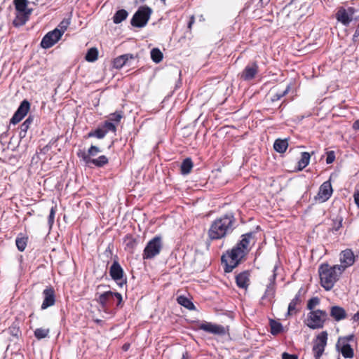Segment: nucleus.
I'll use <instances>...</instances> for the list:
<instances>
[{"label": "nucleus", "mask_w": 359, "mask_h": 359, "mask_svg": "<svg viewBox=\"0 0 359 359\" xmlns=\"http://www.w3.org/2000/svg\"><path fill=\"white\" fill-rule=\"evenodd\" d=\"M241 239L231 249L228 250L221 257L222 264H224V272L230 273L237 267L250 252L252 241L254 240V233L249 232L241 236Z\"/></svg>", "instance_id": "obj_1"}, {"label": "nucleus", "mask_w": 359, "mask_h": 359, "mask_svg": "<svg viewBox=\"0 0 359 359\" xmlns=\"http://www.w3.org/2000/svg\"><path fill=\"white\" fill-rule=\"evenodd\" d=\"M236 219L233 215L226 214L215 219L208 231L210 240H219L231 233L234 229Z\"/></svg>", "instance_id": "obj_2"}, {"label": "nucleus", "mask_w": 359, "mask_h": 359, "mask_svg": "<svg viewBox=\"0 0 359 359\" xmlns=\"http://www.w3.org/2000/svg\"><path fill=\"white\" fill-rule=\"evenodd\" d=\"M318 275L320 285L326 290H331L344 273L338 264L330 265L327 262L322 263L318 267Z\"/></svg>", "instance_id": "obj_3"}, {"label": "nucleus", "mask_w": 359, "mask_h": 359, "mask_svg": "<svg viewBox=\"0 0 359 359\" xmlns=\"http://www.w3.org/2000/svg\"><path fill=\"white\" fill-rule=\"evenodd\" d=\"M27 0H13V4L16 11V16L13 22L15 27L24 25L29 20L32 12V8H27Z\"/></svg>", "instance_id": "obj_4"}, {"label": "nucleus", "mask_w": 359, "mask_h": 359, "mask_svg": "<svg viewBox=\"0 0 359 359\" xmlns=\"http://www.w3.org/2000/svg\"><path fill=\"white\" fill-rule=\"evenodd\" d=\"M327 320V312L323 310L316 309L308 313L306 324L312 330L320 329L324 327Z\"/></svg>", "instance_id": "obj_5"}, {"label": "nucleus", "mask_w": 359, "mask_h": 359, "mask_svg": "<svg viewBox=\"0 0 359 359\" xmlns=\"http://www.w3.org/2000/svg\"><path fill=\"white\" fill-rule=\"evenodd\" d=\"M163 248L162 238L160 236H156L150 240L142 254L143 259H151L160 254Z\"/></svg>", "instance_id": "obj_6"}, {"label": "nucleus", "mask_w": 359, "mask_h": 359, "mask_svg": "<svg viewBox=\"0 0 359 359\" xmlns=\"http://www.w3.org/2000/svg\"><path fill=\"white\" fill-rule=\"evenodd\" d=\"M151 13L152 10L149 6H140L131 19V25L135 27H144L147 24Z\"/></svg>", "instance_id": "obj_7"}, {"label": "nucleus", "mask_w": 359, "mask_h": 359, "mask_svg": "<svg viewBox=\"0 0 359 359\" xmlns=\"http://www.w3.org/2000/svg\"><path fill=\"white\" fill-rule=\"evenodd\" d=\"M356 12L354 7L339 6L335 13L336 20L344 26H348L353 20V15Z\"/></svg>", "instance_id": "obj_8"}, {"label": "nucleus", "mask_w": 359, "mask_h": 359, "mask_svg": "<svg viewBox=\"0 0 359 359\" xmlns=\"http://www.w3.org/2000/svg\"><path fill=\"white\" fill-rule=\"evenodd\" d=\"M109 131H112V119L111 118L101 123L95 130H90L85 137L103 139Z\"/></svg>", "instance_id": "obj_9"}, {"label": "nucleus", "mask_w": 359, "mask_h": 359, "mask_svg": "<svg viewBox=\"0 0 359 359\" xmlns=\"http://www.w3.org/2000/svg\"><path fill=\"white\" fill-rule=\"evenodd\" d=\"M327 333L326 331H323L317 335L312 348L316 359H320L323 355L327 345Z\"/></svg>", "instance_id": "obj_10"}, {"label": "nucleus", "mask_w": 359, "mask_h": 359, "mask_svg": "<svg viewBox=\"0 0 359 359\" xmlns=\"http://www.w3.org/2000/svg\"><path fill=\"white\" fill-rule=\"evenodd\" d=\"M62 37V34L57 28L48 32L42 38L40 46L42 48L48 49L53 46Z\"/></svg>", "instance_id": "obj_11"}, {"label": "nucleus", "mask_w": 359, "mask_h": 359, "mask_svg": "<svg viewBox=\"0 0 359 359\" xmlns=\"http://www.w3.org/2000/svg\"><path fill=\"white\" fill-rule=\"evenodd\" d=\"M29 109L30 102L26 99L23 100L10 119V123L13 125L18 123L25 117Z\"/></svg>", "instance_id": "obj_12"}, {"label": "nucleus", "mask_w": 359, "mask_h": 359, "mask_svg": "<svg viewBox=\"0 0 359 359\" xmlns=\"http://www.w3.org/2000/svg\"><path fill=\"white\" fill-rule=\"evenodd\" d=\"M259 65L257 61L248 63L243 70L239 74L240 79L249 81L254 79L259 73Z\"/></svg>", "instance_id": "obj_13"}, {"label": "nucleus", "mask_w": 359, "mask_h": 359, "mask_svg": "<svg viewBox=\"0 0 359 359\" xmlns=\"http://www.w3.org/2000/svg\"><path fill=\"white\" fill-rule=\"evenodd\" d=\"M77 155L79 158H81L83 161V162L88 166H90V165H93L97 168H102L109 163L108 158L104 155H101L97 158H89L88 156H86L85 151H81L78 152Z\"/></svg>", "instance_id": "obj_14"}, {"label": "nucleus", "mask_w": 359, "mask_h": 359, "mask_svg": "<svg viewBox=\"0 0 359 359\" xmlns=\"http://www.w3.org/2000/svg\"><path fill=\"white\" fill-rule=\"evenodd\" d=\"M333 189L331 184V178L324 182L319 187L317 196L315 197L316 201L320 203L327 201L332 196Z\"/></svg>", "instance_id": "obj_15"}, {"label": "nucleus", "mask_w": 359, "mask_h": 359, "mask_svg": "<svg viewBox=\"0 0 359 359\" xmlns=\"http://www.w3.org/2000/svg\"><path fill=\"white\" fill-rule=\"evenodd\" d=\"M339 256L341 264H338V266H339L344 272L348 267L353 265L355 262V255L351 249H346L342 250Z\"/></svg>", "instance_id": "obj_16"}, {"label": "nucleus", "mask_w": 359, "mask_h": 359, "mask_svg": "<svg viewBox=\"0 0 359 359\" xmlns=\"http://www.w3.org/2000/svg\"><path fill=\"white\" fill-rule=\"evenodd\" d=\"M42 295L43 300L41 306V310L47 309L48 308L55 304L56 301L55 292L54 288L52 286L46 287L43 290Z\"/></svg>", "instance_id": "obj_17"}, {"label": "nucleus", "mask_w": 359, "mask_h": 359, "mask_svg": "<svg viewBox=\"0 0 359 359\" xmlns=\"http://www.w3.org/2000/svg\"><path fill=\"white\" fill-rule=\"evenodd\" d=\"M198 328L206 332L213 334L224 336L226 330L225 327L221 325H216L212 323H203L199 325Z\"/></svg>", "instance_id": "obj_18"}, {"label": "nucleus", "mask_w": 359, "mask_h": 359, "mask_svg": "<svg viewBox=\"0 0 359 359\" xmlns=\"http://www.w3.org/2000/svg\"><path fill=\"white\" fill-rule=\"evenodd\" d=\"M302 289L295 294L294 297L289 303L286 316H291L297 314L301 309V304L303 302L302 298Z\"/></svg>", "instance_id": "obj_19"}, {"label": "nucleus", "mask_w": 359, "mask_h": 359, "mask_svg": "<svg viewBox=\"0 0 359 359\" xmlns=\"http://www.w3.org/2000/svg\"><path fill=\"white\" fill-rule=\"evenodd\" d=\"M114 281L120 287H126L127 278L124 275L123 270L118 262L114 261Z\"/></svg>", "instance_id": "obj_20"}, {"label": "nucleus", "mask_w": 359, "mask_h": 359, "mask_svg": "<svg viewBox=\"0 0 359 359\" xmlns=\"http://www.w3.org/2000/svg\"><path fill=\"white\" fill-rule=\"evenodd\" d=\"M276 269V268L274 269ZM276 274L275 270L273 273L270 278V283L267 285L264 294L262 297V299H267L269 303H272L276 296Z\"/></svg>", "instance_id": "obj_21"}, {"label": "nucleus", "mask_w": 359, "mask_h": 359, "mask_svg": "<svg viewBox=\"0 0 359 359\" xmlns=\"http://www.w3.org/2000/svg\"><path fill=\"white\" fill-rule=\"evenodd\" d=\"M250 271H243L236 276V283L238 287L247 290L250 283Z\"/></svg>", "instance_id": "obj_22"}, {"label": "nucleus", "mask_w": 359, "mask_h": 359, "mask_svg": "<svg viewBox=\"0 0 359 359\" xmlns=\"http://www.w3.org/2000/svg\"><path fill=\"white\" fill-rule=\"evenodd\" d=\"M138 239L130 234L126 236L124 238L125 249L130 254H133L138 245Z\"/></svg>", "instance_id": "obj_23"}, {"label": "nucleus", "mask_w": 359, "mask_h": 359, "mask_svg": "<svg viewBox=\"0 0 359 359\" xmlns=\"http://www.w3.org/2000/svg\"><path fill=\"white\" fill-rule=\"evenodd\" d=\"M330 316L336 321H340L345 319L347 314L344 308L339 306H333L330 308Z\"/></svg>", "instance_id": "obj_24"}, {"label": "nucleus", "mask_w": 359, "mask_h": 359, "mask_svg": "<svg viewBox=\"0 0 359 359\" xmlns=\"http://www.w3.org/2000/svg\"><path fill=\"white\" fill-rule=\"evenodd\" d=\"M34 116L33 115H29L25 121L20 126V131H19V138L22 140L23 138L26 137L27 130L29 128L30 125L34 121Z\"/></svg>", "instance_id": "obj_25"}, {"label": "nucleus", "mask_w": 359, "mask_h": 359, "mask_svg": "<svg viewBox=\"0 0 359 359\" xmlns=\"http://www.w3.org/2000/svg\"><path fill=\"white\" fill-rule=\"evenodd\" d=\"M288 147V142L286 139H277L275 140L273 144V148L276 151L283 154L285 152Z\"/></svg>", "instance_id": "obj_26"}, {"label": "nucleus", "mask_w": 359, "mask_h": 359, "mask_svg": "<svg viewBox=\"0 0 359 359\" xmlns=\"http://www.w3.org/2000/svg\"><path fill=\"white\" fill-rule=\"evenodd\" d=\"M129 59H133V55L131 54H125L117 57L114 59V67L121 68Z\"/></svg>", "instance_id": "obj_27"}, {"label": "nucleus", "mask_w": 359, "mask_h": 359, "mask_svg": "<svg viewBox=\"0 0 359 359\" xmlns=\"http://www.w3.org/2000/svg\"><path fill=\"white\" fill-rule=\"evenodd\" d=\"M194 163L191 158H185L180 166V171L182 175H188L191 172Z\"/></svg>", "instance_id": "obj_28"}, {"label": "nucleus", "mask_w": 359, "mask_h": 359, "mask_svg": "<svg viewBox=\"0 0 359 359\" xmlns=\"http://www.w3.org/2000/svg\"><path fill=\"white\" fill-rule=\"evenodd\" d=\"M270 332L272 335H277L283 331V327L282 324L275 320H270Z\"/></svg>", "instance_id": "obj_29"}, {"label": "nucleus", "mask_w": 359, "mask_h": 359, "mask_svg": "<svg viewBox=\"0 0 359 359\" xmlns=\"http://www.w3.org/2000/svg\"><path fill=\"white\" fill-rule=\"evenodd\" d=\"M311 155L309 152H302L301 154V158L298 161V170H302L309 163Z\"/></svg>", "instance_id": "obj_30"}, {"label": "nucleus", "mask_w": 359, "mask_h": 359, "mask_svg": "<svg viewBox=\"0 0 359 359\" xmlns=\"http://www.w3.org/2000/svg\"><path fill=\"white\" fill-rule=\"evenodd\" d=\"M98 50L95 47H92L88 49L86 55L85 60L89 62H94L97 60Z\"/></svg>", "instance_id": "obj_31"}, {"label": "nucleus", "mask_w": 359, "mask_h": 359, "mask_svg": "<svg viewBox=\"0 0 359 359\" xmlns=\"http://www.w3.org/2000/svg\"><path fill=\"white\" fill-rule=\"evenodd\" d=\"M177 302L179 304L183 306L189 310H194L195 306L193 302L185 296L181 295L177 298Z\"/></svg>", "instance_id": "obj_32"}, {"label": "nucleus", "mask_w": 359, "mask_h": 359, "mask_svg": "<svg viewBox=\"0 0 359 359\" xmlns=\"http://www.w3.org/2000/svg\"><path fill=\"white\" fill-rule=\"evenodd\" d=\"M128 16V13L125 9H121L114 15V23L118 24L125 20Z\"/></svg>", "instance_id": "obj_33"}, {"label": "nucleus", "mask_w": 359, "mask_h": 359, "mask_svg": "<svg viewBox=\"0 0 359 359\" xmlns=\"http://www.w3.org/2000/svg\"><path fill=\"white\" fill-rule=\"evenodd\" d=\"M290 88H291L290 85H287L285 90H278V91L274 93L271 97V101L272 102H274L280 100L282 97L285 96L289 93Z\"/></svg>", "instance_id": "obj_34"}, {"label": "nucleus", "mask_w": 359, "mask_h": 359, "mask_svg": "<svg viewBox=\"0 0 359 359\" xmlns=\"http://www.w3.org/2000/svg\"><path fill=\"white\" fill-rule=\"evenodd\" d=\"M111 297L112 291L111 290L104 292L99 296V302L101 304L103 309H105L107 307V304Z\"/></svg>", "instance_id": "obj_35"}, {"label": "nucleus", "mask_w": 359, "mask_h": 359, "mask_svg": "<svg viewBox=\"0 0 359 359\" xmlns=\"http://www.w3.org/2000/svg\"><path fill=\"white\" fill-rule=\"evenodd\" d=\"M341 353L345 358H352L354 355L353 349L348 344L342 346Z\"/></svg>", "instance_id": "obj_36"}, {"label": "nucleus", "mask_w": 359, "mask_h": 359, "mask_svg": "<svg viewBox=\"0 0 359 359\" xmlns=\"http://www.w3.org/2000/svg\"><path fill=\"white\" fill-rule=\"evenodd\" d=\"M163 57V53L158 48H155L151 50V58L154 62L159 63Z\"/></svg>", "instance_id": "obj_37"}, {"label": "nucleus", "mask_w": 359, "mask_h": 359, "mask_svg": "<svg viewBox=\"0 0 359 359\" xmlns=\"http://www.w3.org/2000/svg\"><path fill=\"white\" fill-rule=\"evenodd\" d=\"M71 15L72 14H70L69 18H64L56 27L57 29L61 32L62 36L63 35L64 32L67 30L68 26L71 23Z\"/></svg>", "instance_id": "obj_38"}, {"label": "nucleus", "mask_w": 359, "mask_h": 359, "mask_svg": "<svg viewBox=\"0 0 359 359\" xmlns=\"http://www.w3.org/2000/svg\"><path fill=\"white\" fill-rule=\"evenodd\" d=\"M27 239H28L27 237H25V236H22V237L18 236L16 238L15 244H16L17 248L19 251L23 252L25 250L26 246H27Z\"/></svg>", "instance_id": "obj_39"}, {"label": "nucleus", "mask_w": 359, "mask_h": 359, "mask_svg": "<svg viewBox=\"0 0 359 359\" xmlns=\"http://www.w3.org/2000/svg\"><path fill=\"white\" fill-rule=\"evenodd\" d=\"M49 329L37 328L34 330V335L38 340H41L47 337L49 334Z\"/></svg>", "instance_id": "obj_40"}, {"label": "nucleus", "mask_w": 359, "mask_h": 359, "mask_svg": "<svg viewBox=\"0 0 359 359\" xmlns=\"http://www.w3.org/2000/svg\"><path fill=\"white\" fill-rule=\"evenodd\" d=\"M320 304V299L317 297L311 298L307 303V309L314 311V308Z\"/></svg>", "instance_id": "obj_41"}, {"label": "nucleus", "mask_w": 359, "mask_h": 359, "mask_svg": "<svg viewBox=\"0 0 359 359\" xmlns=\"http://www.w3.org/2000/svg\"><path fill=\"white\" fill-rule=\"evenodd\" d=\"M102 151L100 147L91 145L88 150V153H86V156L91 158L92 156H95L98 153H100Z\"/></svg>", "instance_id": "obj_42"}, {"label": "nucleus", "mask_w": 359, "mask_h": 359, "mask_svg": "<svg viewBox=\"0 0 359 359\" xmlns=\"http://www.w3.org/2000/svg\"><path fill=\"white\" fill-rule=\"evenodd\" d=\"M8 332L11 336H13L15 338H19V337L21 335V332L20 330V328L15 325H11L8 328Z\"/></svg>", "instance_id": "obj_43"}, {"label": "nucleus", "mask_w": 359, "mask_h": 359, "mask_svg": "<svg viewBox=\"0 0 359 359\" xmlns=\"http://www.w3.org/2000/svg\"><path fill=\"white\" fill-rule=\"evenodd\" d=\"M342 218H337L336 219L333 220V224H332V231H337L342 227Z\"/></svg>", "instance_id": "obj_44"}, {"label": "nucleus", "mask_w": 359, "mask_h": 359, "mask_svg": "<svg viewBox=\"0 0 359 359\" xmlns=\"http://www.w3.org/2000/svg\"><path fill=\"white\" fill-rule=\"evenodd\" d=\"M123 114L122 111H116L114 112V124L118 123L120 122L121 119L123 118ZM116 130L115 126L114 125V132Z\"/></svg>", "instance_id": "obj_45"}, {"label": "nucleus", "mask_w": 359, "mask_h": 359, "mask_svg": "<svg viewBox=\"0 0 359 359\" xmlns=\"http://www.w3.org/2000/svg\"><path fill=\"white\" fill-rule=\"evenodd\" d=\"M55 215V208H51V209L50 210V213H49L48 217V224H49V226L50 227L52 226V225L54 223Z\"/></svg>", "instance_id": "obj_46"}, {"label": "nucleus", "mask_w": 359, "mask_h": 359, "mask_svg": "<svg viewBox=\"0 0 359 359\" xmlns=\"http://www.w3.org/2000/svg\"><path fill=\"white\" fill-rule=\"evenodd\" d=\"M335 160V154L334 151H330L327 152L326 163L330 164Z\"/></svg>", "instance_id": "obj_47"}, {"label": "nucleus", "mask_w": 359, "mask_h": 359, "mask_svg": "<svg viewBox=\"0 0 359 359\" xmlns=\"http://www.w3.org/2000/svg\"><path fill=\"white\" fill-rule=\"evenodd\" d=\"M116 299L117 301L116 306L118 307H122L123 306V298L122 295L118 292H114V299Z\"/></svg>", "instance_id": "obj_48"}, {"label": "nucleus", "mask_w": 359, "mask_h": 359, "mask_svg": "<svg viewBox=\"0 0 359 359\" xmlns=\"http://www.w3.org/2000/svg\"><path fill=\"white\" fill-rule=\"evenodd\" d=\"M282 359H298V356L295 354H290L288 353L284 352L282 354Z\"/></svg>", "instance_id": "obj_49"}, {"label": "nucleus", "mask_w": 359, "mask_h": 359, "mask_svg": "<svg viewBox=\"0 0 359 359\" xmlns=\"http://www.w3.org/2000/svg\"><path fill=\"white\" fill-rule=\"evenodd\" d=\"M51 149V145L50 144H46L40 149V153L43 154H47Z\"/></svg>", "instance_id": "obj_50"}, {"label": "nucleus", "mask_w": 359, "mask_h": 359, "mask_svg": "<svg viewBox=\"0 0 359 359\" xmlns=\"http://www.w3.org/2000/svg\"><path fill=\"white\" fill-rule=\"evenodd\" d=\"M354 202L357 207L359 208V191H355L353 194Z\"/></svg>", "instance_id": "obj_51"}, {"label": "nucleus", "mask_w": 359, "mask_h": 359, "mask_svg": "<svg viewBox=\"0 0 359 359\" xmlns=\"http://www.w3.org/2000/svg\"><path fill=\"white\" fill-rule=\"evenodd\" d=\"M107 269L109 276L112 278V272H113L112 264H110L109 262H108L107 264Z\"/></svg>", "instance_id": "obj_52"}, {"label": "nucleus", "mask_w": 359, "mask_h": 359, "mask_svg": "<svg viewBox=\"0 0 359 359\" xmlns=\"http://www.w3.org/2000/svg\"><path fill=\"white\" fill-rule=\"evenodd\" d=\"M194 22H195V18L194 15H192L190 17L189 21L188 22V28L190 30L191 29L192 25H194Z\"/></svg>", "instance_id": "obj_53"}, {"label": "nucleus", "mask_w": 359, "mask_h": 359, "mask_svg": "<svg viewBox=\"0 0 359 359\" xmlns=\"http://www.w3.org/2000/svg\"><path fill=\"white\" fill-rule=\"evenodd\" d=\"M352 128L355 130H359V118L353 122Z\"/></svg>", "instance_id": "obj_54"}, {"label": "nucleus", "mask_w": 359, "mask_h": 359, "mask_svg": "<svg viewBox=\"0 0 359 359\" xmlns=\"http://www.w3.org/2000/svg\"><path fill=\"white\" fill-rule=\"evenodd\" d=\"M353 320L355 322L359 323V311L354 314V316H353Z\"/></svg>", "instance_id": "obj_55"}, {"label": "nucleus", "mask_w": 359, "mask_h": 359, "mask_svg": "<svg viewBox=\"0 0 359 359\" xmlns=\"http://www.w3.org/2000/svg\"><path fill=\"white\" fill-rule=\"evenodd\" d=\"M130 346V344H128V343H126V344H124L123 345V346H122V349H123L124 351H127L129 349Z\"/></svg>", "instance_id": "obj_56"}, {"label": "nucleus", "mask_w": 359, "mask_h": 359, "mask_svg": "<svg viewBox=\"0 0 359 359\" xmlns=\"http://www.w3.org/2000/svg\"><path fill=\"white\" fill-rule=\"evenodd\" d=\"M189 355L187 351H185L184 353H182V356L181 359H189Z\"/></svg>", "instance_id": "obj_57"}, {"label": "nucleus", "mask_w": 359, "mask_h": 359, "mask_svg": "<svg viewBox=\"0 0 359 359\" xmlns=\"http://www.w3.org/2000/svg\"><path fill=\"white\" fill-rule=\"evenodd\" d=\"M7 135H8V133L7 132H4V133H1V136H0L1 140H3V139L6 138L7 137Z\"/></svg>", "instance_id": "obj_58"}, {"label": "nucleus", "mask_w": 359, "mask_h": 359, "mask_svg": "<svg viewBox=\"0 0 359 359\" xmlns=\"http://www.w3.org/2000/svg\"><path fill=\"white\" fill-rule=\"evenodd\" d=\"M355 36H359V23L355 31Z\"/></svg>", "instance_id": "obj_59"}, {"label": "nucleus", "mask_w": 359, "mask_h": 359, "mask_svg": "<svg viewBox=\"0 0 359 359\" xmlns=\"http://www.w3.org/2000/svg\"><path fill=\"white\" fill-rule=\"evenodd\" d=\"M56 142V140H51L48 144H50V145L52 146V144H53L55 142Z\"/></svg>", "instance_id": "obj_60"}, {"label": "nucleus", "mask_w": 359, "mask_h": 359, "mask_svg": "<svg viewBox=\"0 0 359 359\" xmlns=\"http://www.w3.org/2000/svg\"><path fill=\"white\" fill-rule=\"evenodd\" d=\"M358 36H355V34H353V41H356V39L358 38Z\"/></svg>", "instance_id": "obj_61"}, {"label": "nucleus", "mask_w": 359, "mask_h": 359, "mask_svg": "<svg viewBox=\"0 0 359 359\" xmlns=\"http://www.w3.org/2000/svg\"><path fill=\"white\" fill-rule=\"evenodd\" d=\"M106 251H109L111 252L110 250V245H109L108 248H107Z\"/></svg>", "instance_id": "obj_62"}, {"label": "nucleus", "mask_w": 359, "mask_h": 359, "mask_svg": "<svg viewBox=\"0 0 359 359\" xmlns=\"http://www.w3.org/2000/svg\"><path fill=\"white\" fill-rule=\"evenodd\" d=\"M141 2H144L145 0H140Z\"/></svg>", "instance_id": "obj_63"}]
</instances>
